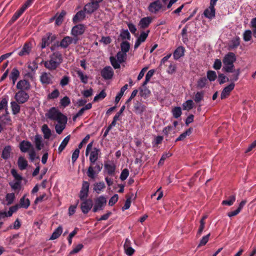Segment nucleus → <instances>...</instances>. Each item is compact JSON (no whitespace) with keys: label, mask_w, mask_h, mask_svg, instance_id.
Wrapping results in <instances>:
<instances>
[{"label":"nucleus","mask_w":256,"mask_h":256,"mask_svg":"<svg viewBox=\"0 0 256 256\" xmlns=\"http://www.w3.org/2000/svg\"><path fill=\"white\" fill-rule=\"evenodd\" d=\"M128 85L124 84L120 89V92L117 94L115 98V102L118 103L123 96L124 92L128 89Z\"/></svg>","instance_id":"obj_36"},{"label":"nucleus","mask_w":256,"mask_h":256,"mask_svg":"<svg viewBox=\"0 0 256 256\" xmlns=\"http://www.w3.org/2000/svg\"><path fill=\"white\" fill-rule=\"evenodd\" d=\"M106 199L103 196H100L94 200V204L93 203L92 212H96L99 210H104L106 204Z\"/></svg>","instance_id":"obj_5"},{"label":"nucleus","mask_w":256,"mask_h":256,"mask_svg":"<svg viewBox=\"0 0 256 256\" xmlns=\"http://www.w3.org/2000/svg\"><path fill=\"white\" fill-rule=\"evenodd\" d=\"M182 106L184 110H190L193 107V102L192 100H188L183 104Z\"/></svg>","instance_id":"obj_56"},{"label":"nucleus","mask_w":256,"mask_h":256,"mask_svg":"<svg viewBox=\"0 0 256 256\" xmlns=\"http://www.w3.org/2000/svg\"><path fill=\"white\" fill-rule=\"evenodd\" d=\"M70 80V78L68 76H64L60 80V85L62 87L66 86L68 84Z\"/></svg>","instance_id":"obj_63"},{"label":"nucleus","mask_w":256,"mask_h":256,"mask_svg":"<svg viewBox=\"0 0 256 256\" xmlns=\"http://www.w3.org/2000/svg\"><path fill=\"white\" fill-rule=\"evenodd\" d=\"M236 60L235 54L233 52H228L224 58L222 62L224 66L222 70L224 72H233L234 66V62Z\"/></svg>","instance_id":"obj_4"},{"label":"nucleus","mask_w":256,"mask_h":256,"mask_svg":"<svg viewBox=\"0 0 256 256\" xmlns=\"http://www.w3.org/2000/svg\"><path fill=\"white\" fill-rule=\"evenodd\" d=\"M218 82L220 84H222L226 82H229V78L225 76L223 74H219Z\"/></svg>","instance_id":"obj_52"},{"label":"nucleus","mask_w":256,"mask_h":256,"mask_svg":"<svg viewBox=\"0 0 256 256\" xmlns=\"http://www.w3.org/2000/svg\"><path fill=\"white\" fill-rule=\"evenodd\" d=\"M60 95V92L58 90L56 89L53 90L51 93L48 95V98L49 99H55L58 97Z\"/></svg>","instance_id":"obj_59"},{"label":"nucleus","mask_w":256,"mask_h":256,"mask_svg":"<svg viewBox=\"0 0 256 256\" xmlns=\"http://www.w3.org/2000/svg\"><path fill=\"white\" fill-rule=\"evenodd\" d=\"M100 6L98 3L93 0H90L84 7V10L88 14H92L96 11Z\"/></svg>","instance_id":"obj_13"},{"label":"nucleus","mask_w":256,"mask_h":256,"mask_svg":"<svg viewBox=\"0 0 256 256\" xmlns=\"http://www.w3.org/2000/svg\"><path fill=\"white\" fill-rule=\"evenodd\" d=\"M234 83L230 82L229 85L226 86L222 92L220 98L224 100L228 98L230 96V92L234 89Z\"/></svg>","instance_id":"obj_17"},{"label":"nucleus","mask_w":256,"mask_h":256,"mask_svg":"<svg viewBox=\"0 0 256 256\" xmlns=\"http://www.w3.org/2000/svg\"><path fill=\"white\" fill-rule=\"evenodd\" d=\"M18 164L20 170H25L28 165L27 160L22 156L19 157Z\"/></svg>","instance_id":"obj_29"},{"label":"nucleus","mask_w":256,"mask_h":256,"mask_svg":"<svg viewBox=\"0 0 256 256\" xmlns=\"http://www.w3.org/2000/svg\"><path fill=\"white\" fill-rule=\"evenodd\" d=\"M215 8H214L212 9L211 8V6H209V8L205 10L204 12V14L205 16V17L208 18L210 19H212L213 18H214L215 16Z\"/></svg>","instance_id":"obj_26"},{"label":"nucleus","mask_w":256,"mask_h":256,"mask_svg":"<svg viewBox=\"0 0 256 256\" xmlns=\"http://www.w3.org/2000/svg\"><path fill=\"white\" fill-rule=\"evenodd\" d=\"M80 149H79L78 148H76L74 152L72 153V163H74L76 162V160L78 159V158L80 152Z\"/></svg>","instance_id":"obj_62"},{"label":"nucleus","mask_w":256,"mask_h":256,"mask_svg":"<svg viewBox=\"0 0 256 256\" xmlns=\"http://www.w3.org/2000/svg\"><path fill=\"white\" fill-rule=\"evenodd\" d=\"M30 205V200L28 198H26V195H24L20 201L19 206L24 208H28Z\"/></svg>","instance_id":"obj_31"},{"label":"nucleus","mask_w":256,"mask_h":256,"mask_svg":"<svg viewBox=\"0 0 256 256\" xmlns=\"http://www.w3.org/2000/svg\"><path fill=\"white\" fill-rule=\"evenodd\" d=\"M90 184L86 181L82 182V186L80 191L79 197L80 200H84L88 196Z\"/></svg>","instance_id":"obj_12"},{"label":"nucleus","mask_w":256,"mask_h":256,"mask_svg":"<svg viewBox=\"0 0 256 256\" xmlns=\"http://www.w3.org/2000/svg\"><path fill=\"white\" fill-rule=\"evenodd\" d=\"M85 12L84 10L78 11L73 17V22L76 24L84 20L86 17Z\"/></svg>","instance_id":"obj_19"},{"label":"nucleus","mask_w":256,"mask_h":256,"mask_svg":"<svg viewBox=\"0 0 256 256\" xmlns=\"http://www.w3.org/2000/svg\"><path fill=\"white\" fill-rule=\"evenodd\" d=\"M42 132L44 134V138L46 139H48L52 134L51 130L48 128V125L44 124L42 126Z\"/></svg>","instance_id":"obj_34"},{"label":"nucleus","mask_w":256,"mask_h":256,"mask_svg":"<svg viewBox=\"0 0 256 256\" xmlns=\"http://www.w3.org/2000/svg\"><path fill=\"white\" fill-rule=\"evenodd\" d=\"M134 109L136 114H141L145 110V106L138 101H136L134 103Z\"/></svg>","instance_id":"obj_28"},{"label":"nucleus","mask_w":256,"mask_h":256,"mask_svg":"<svg viewBox=\"0 0 256 256\" xmlns=\"http://www.w3.org/2000/svg\"><path fill=\"white\" fill-rule=\"evenodd\" d=\"M207 82H208V80L206 77L201 78L198 81V84H197L198 87L200 88H204L206 86Z\"/></svg>","instance_id":"obj_53"},{"label":"nucleus","mask_w":256,"mask_h":256,"mask_svg":"<svg viewBox=\"0 0 256 256\" xmlns=\"http://www.w3.org/2000/svg\"><path fill=\"white\" fill-rule=\"evenodd\" d=\"M150 91L146 88H142L140 89V95L142 97L146 98L150 96Z\"/></svg>","instance_id":"obj_46"},{"label":"nucleus","mask_w":256,"mask_h":256,"mask_svg":"<svg viewBox=\"0 0 256 256\" xmlns=\"http://www.w3.org/2000/svg\"><path fill=\"white\" fill-rule=\"evenodd\" d=\"M31 50V44L30 43H25L22 50L18 52V54L20 56H26L30 54Z\"/></svg>","instance_id":"obj_20"},{"label":"nucleus","mask_w":256,"mask_h":256,"mask_svg":"<svg viewBox=\"0 0 256 256\" xmlns=\"http://www.w3.org/2000/svg\"><path fill=\"white\" fill-rule=\"evenodd\" d=\"M62 62V55L59 52H54L48 60L44 62V66L50 70H56Z\"/></svg>","instance_id":"obj_3"},{"label":"nucleus","mask_w":256,"mask_h":256,"mask_svg":"<svg viewBox=\"0 0 256 256\" xmlns=\"http://www.w3.org/2000/svg\"><path fill=\"white\" fill-rule=\"evenodd\" d=\"M20 104L16 100L10 102L12 112L14 114H17L20 112Z\"/></svg>","instance_id":"obj_30"},{"label":"nucleus","mask_w":256,"mask_h":256,"mask_svg":"<svg viewBox=\"0 0 256 256\" xmlns=\"http://www.w3.org/2000/svg\"><path fill=\"white\" fill-rule=\"evenodd\" d=\"M40 80L44 85L51 84L54 83V76L50 72H43L40 77Z\"/></svg>","instance_id":"obj_7"},{"label":"nucleus","mask_w":256,"mask_h":256,"mask_svg":"<svg viewBox=\"0 0 256 256\" xmlns=\"http://www.w3.org/2000/svg\"><path fill=\"white\" fill-rule=\"evenodd\" d=\"M70 99L67 96H65L60 100V105L64 107H66L68 106L70 104Z\"/></svg>","instance_id":"obj_55"},{"label":"nucleus","mask_w":256,"mask_h":256,"mask_svg":"<svg viewBox=\"0 0 256 256\" xmlns=\"http://www.w3.org/2000/svg\"><path fill=\"white\" fill-rule=\"evenodd\" d=\"M33 146L30 142L26 140H22L20 144V148L22 152H26L33 148Z\"/></svg>","instance_id":"obj_18"},{"label":"nucleus","mask_w":256,"mask_h":256,"mask_svg":"<svg viewBox=\"0 0 256 256\" xmlns=\"http://www.w3.org/2000/svg\"><path fill=\"white\" fill-rule=\"evenodd\" d=\"M252 31L250 30H246L243 34V38L245 42L250 41L252 38Z\"/></svg>","instance_id":"obj_50"},{"label":"nucleus","mask_w":256,"mask_h":256,"mask_svg":"<svg viewBox=\"0 0 256 256\" xmlns=\"http://www.w3.org/2000/svg\"><path fill=\"white\" fill-rule=\"evenodd\" d=\"M240 38L239 36H236L234 38L231 42L230 48L232 49H235L237 48L240 44Z\"/></svg>","instance_id":"obj_41"},{"label":"nucleus","mask_w":256,"mask_h":256,"mask_svg":"<svg viewBox=\"0 0 256 256\" xmlns=\"http://www.w3.org/2000/svg\"><path fill=\"white\" fill-rule=\"evenodd\" d=\"M15 195L14 193H9L6 194V200L7 202V204H11L14 201Z\"/></svg>","instance_id":"obj_47"},{"label":"nucleus","mask_w":256,"mask_h":256,"mask_svg":"<svg viewBox=\"0 0 256 256\" xmlns=\"http://www.w3.org/2000/svg\"><path fill=\"white\" fill-rule=\"evenodd\" d=\"M152 22V18L150 17L147 16L142 18L139 22V26L142 28H146Z\"/></svg>","instance_id":"obj_22"},{"label":"nucleus","mask_w":256,"mask_h":256,"mask_svg":"<svg viewBox=\"0 0 256 256\" xmlns=\"http://www.w3.org/2000/svg\"><path fill=\"white\" fill-rule=\"evenodd\" d=\"M192 130L193 128H188L177 138V141L184 140L187 136H190L192 134Z\"/></svg>","instance_id":"obj_39"},{"label":"nucleus","mask_w":256,"mask_h":256,"mask_svg":"<svg viewBox=\"0 0 256 256\" xmlns=\"http://www.w3.org/2000/svg\"><path fill=\"white\" fill-rule=\"evenodd\" d=\"M106 96V94L104 90H102L100 94L96 96L94 98V101L96 102L100 100L104 99Z\"/></svg>","instance_id":"obj_57"},{"label":"nucleus","mask_w":256,"mask_h":256,"mask_svg":"<svg viewBox=\"0 0 256 256\" xmlns=\"http://www.w3.org/2000/svg\"><path fill=\"white\" fill-rule=\"evenodd\" d=\"M56 38V37L54 35L50 33H48L46 36L42 38V48H44L48 46Z\"/></svg>","instance_id":"obj_15"},{"label":"nucleus","mask_w":256,"mask_h":256,"mask_svg":"<svg viewBox=\"0 0 256 256\" xmlns=\"http://www.w3.org/2000/svg\"><path fill=\"white\" fill-rule=\"evenodd\" d=\"M105 170L110 176H114L116 170V166L113 163L105 164L104 166Z\"/></svg>","instance_id":"obj_24"},{"label":"nucleus","mask_w":256,"mask_h":256,"mask_svg":"<svg viewBox=\"0 0 256 256\" xmlns=\"http://www.w3.org/2000/svg\"><path fill=\"white\" fill-rule=\"evenodd\" d=\"M207 78L210 82L214 81L216 78V72L213 70H208L207 72Z\"/></svg>","instance_id":"obj_51"},{"label":"nucleus","mask_w":256,"mask_h":256,"mask_svg":"<svg viewBox=\"0 0 256 256\" xmlns=\"http://www.w3.org/2000/svg\"><path fill=\"white\" fill-rule=\"evenodd\" d=\"M66 14V12L64 10H62L60 14H56L55 21V24L56 26H59L62 24Z\"/></svg>","instance_id":"obj_21"},{"label":"nucleus","mask_w":256,"mask_h":256,"mask_svg":"<svg viewBox=\"0 0 256 256\" xmlns=\"http://www.w3.org/2000/svg\"><path fill=\"white\" fill-rule=\"evenodd\" d=\"M76 72L83 84H86L88 82V77L87 75L84 74V72L80 70H76Z\"/></svg>","instance_id":"obj_33"},{"label":"nucleus","mask_w":256,"mask_h":256,"mask_svg":"<svg viewBox=\"0 0 256 256\" xmlns=\"http://www.w3.org/2000/svg\"><path fill=\"white\" fill-rule=\"evenodd\" d=\"M46 116L48 118L56 121L58 122H67L68 120L67 117L55 107L51 108L46 114Z\"/></svg>","instance_id":"obj_2"},{"label":"nucleus","mask_w":256,"mask_h":256,"mask_svg":"<svg viewBox=\"0 0 256 256\" xmlns=\"http://www.w3.org/2000/svg\"><path fill=\"white\" fill-rule=\"evenodd\" d=\"M126 57V54L121 52H118L116 55V60H118L120 63H122L125 61Z\"/></svg>","instance_id":"obj_48"},{"label":"nucleus","mask_w":256,"mask_h":256,"mask_svg":"<svg viewBox=\"0 0 256 256\" xmlns=\"http://www.w3.org/2000/svg\"><path fill=\"white\" fill-rule=\"evenodd\" d=\"M114 75V71L110 66L104 67L101 71V76L106 80L110 79Z\"/></svg>","instance_id":"obj_16"},{"label":"nucleus","mask_w":256,"mask_h":256,"mask_svg":"<svg viewBox=\"0 0 256 256\" xmlns=\"http://www.w3.org/2000/svg\"><path fill=\"white\" fill-rule=\"evenodd\" d=\"M20 72L16 68H12L10 74L9 78L10 79L12 80L13 85L15 84L16 80L20 76Z\"/></svg>","instance_id":"obj_23"},{"label":"nucleus","mask_w":256,"mask_h":256,"mask_svg":"<svg viewBox=\"0 0 256 256\" xmlns=\"http://www.w3.org/2000/svg\"><path fill=\"white\" fill-rule=\"evenodd\" d=\"M106 187L104 183L102 182L96 183L94 184V190L99 194L100 192Z\"/></svg>","instance_id":"obj_44"},{"label":"nucleus","mask_w":256,"mask_h":256,"mask_svg":"<svg viewBox=\"0 0 256 256\" xmlns=\"http://www.w3.org/2000/svg\"><path fill=\"white\" fill-rule=\"evenodd\" d=\"M233 74L231 75H229V82L234 83V82L237 81L238 80L239 76L240 74V68L234 70V69Z\"/></svg>","instance_id":"obj_25"},{"label":"nucleus","mask_w":256,"mask_h":256,"mask_svg":"<svg viewBox=\"0 0 256 256\" xmlns=\"http://www.w3.org/2000/svg\"><path fill=\"white\" fill-rule=\"evenodd\" d=\"M204 98V93L202 92H197L195 94L194 100L196 102H200Z\"/></svg>","instance_id":"obj_61"},{"label":"nucleus","mask_w":256,"mask_h":256,"mask_svg":"<svg viewBox=\"0 0 256 256\" xmlns=\"http://www.w3.org/2000/svg\"><path fill=\"white\" fill-rule=\"evenodd\" d=\"M11 147L9 146H6L2 152V156L4 159H8L10 156Z\"/></svg>","instance_id":"obj_42"},{"label":"nucleus","mask_w":256,"mask_h":256,"mask_svg":"<svg viewBox=\"0 0 256 256\" xmlns=\"http://www.w3.org/2000/svg\"><path fill=\"white\" fill-rule=\"evenodd\" d=\"M120 37L122 40H130V35L128 30H122L120 34Z\"/></svg>","instance_id":"obj_49"},{"label":"nucleus","mask_w":256,"mask_h":256,"mask_svg":"<svg viewBox=\"0 0 256 256\" xmlns=\"http://www.w3.org/2000/svg\"><path fill=\"white\" fill-rule=\"evenodd\" d=\"M110 60L112 66L114 69H118L120 68V64L121 63L116 60V58L112 56L110 58Z\"/></svg>","instance_id":"obj_43"},{"label":"nucleus","mask_w":256,"mask_h":256,"mask_svg":"<svg viewBox=\"0 0 256 256\" xmlns=\"http://www.w3.org/2000/svg\"><path fill=\"white\" fill-rule=\"evenodd\" d=\"M24 11L22 10L21 8L17 10L12 16L11 20H10L9 22L12 24L22 14V13Z\"/></svg>","instance_id":"obj_38"},{"label":"nucleus","mask_w":256,"mask_h":256,"mask_svg":"<svg viewBox=\"0 0 256 256\" xmlns=\"http://www.w3.org/2000/svg\"><path fill=\"white\" fill-rule=\"evenodd\" d=\"M82 202L80 204V208L84 214H88L93 206V202L91 199L86 198L82 200Z\"/></svg>","instance_id":"obj_10"},{"label":"nucleus","mask_w":256,"mask_h":256,"mask_svg":"<svg viewBox=\"0 0 256 256\" xmlns=\"http://www.w3.org/2000/svg\"><path fill=\"white\" fill-rule=\"evenodd\" d=\"M163 138V136H156L152 142L153 146H158V144H161Z\"/></svg>","instance_id":"obj_64"},{"label":"nucleus","mask_w":256,"mask_h":256,"mask_svg":"<svg viewBox=\"0 0 256 256\" xmlns=\"http://www.w3.org/2000/svg\"><path fill=\"white\" fill-rule=\"evenodd\" d=\"M62 232V226H59L53 232L50 240H54L58 238L60 236Z\"/></svg>","instance_id":"obj_32"},{"label":"nucleus","mask_w":256,"mask_h":256,"mask_svg":"<svg viewBox=\"0 0 256 256\" xmlns=\"http://www.w3.org/2000/svg\"><path fill=\"white\" fill-rule=\"evenodd\" d=\"M253 36L256 38V17L252 19L250 22Z\"/></svg>","instance_id":"obj_58"},{"label":"nucleus","mask_w":256,"mask_h":256,"mask_svg":"<svg viewBox=\"0 0 256 256\" xmlns=\"http://www.w3.org/2000/svg\"><path fill=\"white\" fill-rule=\"evenodd\" d=\"M121 52L125 53L128 52L130 48V42L127 41H124L120 44Z\"/></svg>","instance_id":"obj_37"},{"label":"nucleus","mask_w":256,"mask_h":256,"mask_svg":"<svg viewBox=\"0 0 256 256\" xmlns=\"http://www.w3.org/2000/svg\"><path fill=\"white\" fill-rule=\"evenodd\" d=\"M129 175V171L127 168L123 170L120 176V178L122 180H126Z\"/></svg>","instance_id":"obj_60"},{"label":"nucleus","mask_w":256,"mask_h":256,"mask_svg":"<svg viewBox=\"0 0 256 256\" xmlns=\"http://www.w3.org/2000/svg\"><path fill=\"white\" fill-rule=\"evenodd\" d=\"M78 40V38H74V37L66 36L60 41V46L62 48H66L72 44H76Z\"/></svg>","instance_id":"obj_8"},{"label":"nucleus","mask_w":256,"mask_h":256,"mask_svg":"<svg viewBox=\"0 0 256 256\" xmlns=\"http://www.w3.org/2000/svg\"><path fill=\"white\" fill-rule=\"evenodd\" d=\"M34 143L36 149L40 150L44 147V144L42 142V137L40 134H36L34 136Z\"/></svg>","instance_id":"obj_27"},{"label":"nucleus","mask_w":256,"mask_h":256,"mask_svg":"<svg viewBox=\"0 0 256 256\" xmlns=\"http://www.w3.org/2000/svg\"><path fill=\"white\" fill-rule=\"evenodd\" d=\"M149 32V30L146 32H142L140 33V36L137 39H138L142 42H144L148 38Z\"/></svg>","instance_id":"obj_54"},{"label":"nucleus","mask_w":256,"mask_h":256,"mask_svg":"<svg viewBox=\"0 0 256 256\" xmlns=\"http://www.w3.org/2000/svg\"><path fill=\"white\" fill-rule=\"evenodd\" d=\"M236 196L234 195L230 196L228 200H224L222 202V204L227 205L228 206H232L236 201Z\"/></svg>","instance_id":"obj_40"},{"label":"nucleus","mask_w":256,"mask_h":256,"mask_svg":"<svg viewBox=\"0 0 256 256\" xmlns=\"http://www.w3.org/2000/svg\"><path fill=\"white\" fill-rule=\"evenodd\" d=\"M86 27L83 24H76L71 30V34L74 38H78V36L82 35L86 30Z\"/></svg>","instance_id":"obj_9"},{"label":"nucleus","mask_w":256,"mask_h":256,"mask_svg":"<svg viewBox=\"0 0 256 256\" xmlns=\"http://www.w3.org/2000/svg\"><path fill=\"white\" fill-rule=\"evenodd\" d=\"M16 87L19 90L26 92L30 89V84L28 80H22L18 82Z\"/></svg>","instance_id":"obj_14"},{"label":"nucleus","mask_w":256,"mask_h":256,"mask_svg":"<svg viewBox=\"0 0 256 256\" xmlns=\"http://www.w3.org/2000/svg\"><path fill=\"white\" fill-rule=\"evenodd\" d=\"M163 6L160 0H156L150 4L148 10L152 13L156 14L162 9Z\"/></svg>","instance_id":"obj_11"},{"label":"nucleus","mask_w":256,"mask_h":256,"mask_svg":"<svg viewBox=\"0 0 256 256\" xmlns=\"http://www.w3.org/2000/svg\"><path fill=\"white\" fill-rule=\"evenodd\" d=\"M58 124H57L55 126V129L56 130V132L58 134H60L63 130L64 129L66 126V122H58Z\"/></svg>","instance_id":"obj_45"},{"label":"nucleus","mask_w":256,"mask_h":256,"mask_svg":"<svg viewBox=\"0 0 256 256\" xmlns=\"http://www.w3.org/2000/svg\"><path fill=\"white\" fill-rule=\"evenodd\" d=\"M70 140V135L66 136L62 141L58 147V152L60 153L65 148Z\"/></svg>","instance_id":"obj_35"},{"label":"nucleus","mask_w":256,"mask_h":256,"mask_svg":"<svg viewBox=\"0 0 256 256\" xmlns=\"http://www.w3.org/2000/svg\"><path fill=\"white\" fill-rule=\"evenodd\" d=\"M90 166L88 168L86 174L88 177L92 179H94L96 176L102 170V164L100 162H96L100 154V149L94 148L90 152Z\"/></svg>","instance_id":"obj_1"},{"label":"nucleus","mask_w":256,"mask_h":256,"mask_svg":"<svg viewBox=\"0 0 256 256\" xmlns=\"http://www.w3.org/2000/svg\"><path fill=\"white\" fill-rule=\"evenodd\" d=\"M29 95L28 92L24 90H18L16 93L14 99L18 104H24L29 99Z\"/></svg>","instance_id":"obj_6"}]
</instances>
